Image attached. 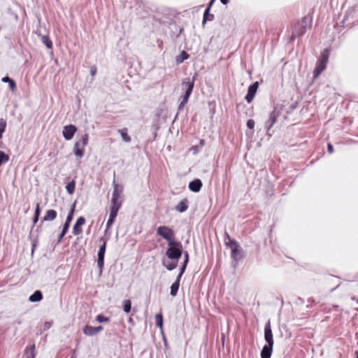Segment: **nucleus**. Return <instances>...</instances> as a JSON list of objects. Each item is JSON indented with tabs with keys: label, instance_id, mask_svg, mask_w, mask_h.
<instances>
[{
	"label": "nucleus",
	"instance_id": "1",
	"mask_svg": "<svg viewBox=\"0 0 358 358\" xmlns=\"http://www.w3.org/2000/svg\"><path fill=\"white\" fill-rule=\"evenodd\" d=\"M195 76H196L193 77L192 80H190L189 78H186L182 81V85L183 89L185 90V93L181 97L182 101L179 105V109H182L188 101V99L190 94H192V90L194 88Z\"/></svg>",
	"mask_w": 358,
	"mask_h": 358
},
{
	"label": "nucleus",
	"instance_id": "2",
	"mask_svg": "<svg viewBox=\"0 0 358 358\" xmlns=\"http://www.w3.org/2000/svg\"><path fill=\"white\" fill-rule=\"evenodd\" d=\"M157 234L166 240L170 245L173 244L174 233L170 228L166 226H160L157 229Z\"/></svg>",
	"mask_w": 358,
	"mask_h": 358
},
{
	"label": "nucleus",
	"instance_id": "3",
	"mask_svg": "<svg viewBox=\"0 0 358 358\" xmlns=\"http://www.w3.org/2000/svg\"><path fill=\"white\" fill-rule=\"evenodd\" d=\"M88 142V134H85L82 138L77 141L73 148V152L76 157L81 158L84 155L85 147Z\"/></svg>",
	"mask_w": 358,
	"mask_h": 358
},
{
	"label": "nucleus",
	"instance_id": "4",
	"mask_svg": "<svg viewBox=\"0 0 358 358\" xmlns=\"http://www.w3.org/2000/svg\"><path fill=\"white\" fill-rule=\"evenodd\" d=\"M226 243L231 249V257L236 260L240 259L241 257V250L238 243L229 238V242Z\"/></svg>",
	"mask_w": 358,
	"mask_h": 358
},
{
	"label": "nucleus",
	"instance_id": "5",
	"mask_svg": "<svg viewBox=\"0 0 358 358\" xmlns=\"http://www.w3.org/2000/svg\"><path fill=\"white\" fill-rule=\"evenodd\" d=\"M73 213H74V207H73L71 209V211L66 217V222L62 227V231L57 236V243H59L61 241L62 238L66 235V232L68 231L69 226H70V223L73 219Z\"/></svg>",
	"mask_w": 358,
	"mask_h": 358
},
{
	"label": "nucleus",
	"instance_id": "6",
	"mask_svg": "<svg viewBox=\"0 0 358 358\" xmlns=\"http://www.w3.org/2000/svg\"><path fill=\"white\" fill-rule=\"evenodd\" d=\"M113 184L114 190L112 195L111 204L122 205L120 196L122 192V187L117 184H115V182H113Z\"/></svg>",
	"mask_w": 358,
	"mask_h": 358
},
{
	"label": "nucleus",
	"instance_id": "7",
	"mask_svg": "<svg viewBox=\"0 0 358 358\" xmlns=\"http://www.w3.org/2000/svg\"><path fill=\"white\" fill-rule=\"evenodd\" d=\"M76 131L77 128L76 126L73 124L66 125L63 129V136L66 140L69 141L73 138Z\"/></svg>",
	"mask_w": 358,
	"mask_h": 358
},
{
	"label": "nucleus",
	"instance_id": "8",
	"mask_svg": "<svg viewBox=\"0 0 358 358\" xmlns=\"http://www.w3.org/2000/svg\"><path fill=\"white\" fill-rule=\"evenodd\" d=\"M257 88H258V83L257 82L253 83L252 85H250L249 87L247 95L245 96V99L247 100V101L248 103H250L252 101V99L257 92Z\"/></svg>",
	"mask_w": 358,
	"mask_h": 358
},
{
	"label": "nucleus",
	"instance_id": "9",
	"mask_svg": "<svg viewBox=\"0 0 358 358\" xmlns=\"http://www.w3.org/2000/svg\"><path fill=\"white\" fill-rule=\"evenodd\" d=\"M184 271H185V270H181V271L178 274L176 281L171 286L170 294L172 296H175L177 294V292H178V290L179 288L180 280V278H181Z\"/></svg>",
	"mask_w": 358,
	"mask_h": 358
},
{
	"label": "nucleus",
	"instance_id": "10",
	"mask_svg": "<svg viewBox=\"0 0 358 358\" xmlns=\"http://www.w3.org/2000/svg\"><path fill=\"white\" fill-rule=\"evenodd\" d=\"M85 223V219L83 217L78 218L76 224L73 228V233L74 235H79L82 232L81 227Z\"/></svg>",
	"mask_w": 358,
	"mask_h": 358
},
{
	"label": "nucleus",
	"instance_id": "11",
	"mask_svg": "<svg viewBox=\"0 0 358 358\" xmlns=\"http://www.w3.org/2000/svg\"><path fill=\"white\" fill-rule=\"evenodd\" d=\"M264 338L267 342V345H273V334L269 323L265 327Z\"/></svg>",
	"mask_w": 358,
	"mask_h": 358
},
{
	"label": "nucleus",
	"instance_id": "12",
	"mask_svg": "<svg viewBox=\"0 0 358 358\" xmlns=\"http://www.w3.org/2000/svg\"><path fill=\"white\" fill-rule=\"evenodd\" d=\"M166 255L170 259H176L180 257L181 251L176 248L171 247L166 250Z\"/></svg>",
	"mask_w": 358,
	"mask_h": 358
},
{
	"label": "nucleus",
	"instance_id": "13",
	"mask_svg": "<svg viewBox=\"0 0 358 358\" xmlns=\"http://www.w3.org/2000/svg\"><path fill=\"white\" fill-rule=\"evenodd\" d=\"M301 25L303 27V29L296 34L298 36L303 35L306 31L307 29L310 28V19L308 17H304L301 21Z\"/></svg>",
	"mask_w": 358,
	"mask_h": 358
},
{
	"label": "nucleus",
	"instance_id": "14",
	"mask_svg": "<svg viewBox=\"0 0 358 358\" xmlns=\"http://www.w3.org/2000/svg\"><path fill=\"white\" fill-rule=\"evenodd\" d=\"M202 186V182L199 179H195L189 184V188L194 192H198L200 191Z\"/></svg>",
	"mask_w": 358,
	"mask_h": 358
},
{
	"label": "nucleus",
	"instance_id": "15",
	"mask_svg": "<svg viewBox=\"0 0 358 358\" xmlns=\"http://www.w3.org/2000/svg\"><path fill=\"white\" fill-rule=\"evenodd\" d=\"M57 213L55 210H48L45 212L43 217V222H50L54 220L57 217Z\"/></svg>",
	"mask_w": 358,
	"mask_h": 358
},
{
	"label": "nucleus",
	"instance_id": "16",
	"mask_svg": "<svg viewBox=\"0 0 358 358\" xmlns=\"http://www.w3.org/2000/svg\"><path fill=\"white\" fill-rule=\"evenodd\" d=\"M273 345H265L261 352V357L270 358L273 350Z\"/></svg>",
	"mask_w": 358,
	"mask_h": 358
},
{
	"label": "nucleus",
	"instance_id": "17",
	"mask_svg": "<svg viewBox=\"0 0 358 358\" xmlns=\"http://www.w3.org/2000/svg\"><path fill=\"white\" fill-rule=\"evenodd\" d=\"M106 250V243L99 248V252H98V266L101 268L103 264V257H104V252Z\"/></svg>",
	"mask_w": 358,
	"mask_h": 358
},
{
	"label": "nucleus",
	"instance_id": "18",
	"mask_svg": "<svg viewBox=\"0 0 358 358\" xmlns=\"http://www.w3.org/2000/svg\"><path fill=\"white\" fill-rule=\"evenodd\" d=\"M326 66L327 64L319 62L313 71L314 78L318 77L320 74L326 69Z\"/></svg>",
	"mask_w": 358,
	"mask_h": 358
},
{
	"label": "nucleus",
	"instance_id": "19",
	"mask_svg": "<svg viewBox=\"0 0 358 358\" xmlns=\"http://www.w3.org/2000/svg\"><path fill=\"white\" fill-rule=\"evenodd\" d=\"M187 201L184 199L178 203L176 206V210L180 213L185 212L187 209Z\"/></svg>",
	"mask_w": 358,
	"mask_h": 358
},
{
	"label": "nucleus",
	"instance_id": "20",
	"mask_svg": "<svg viewBox=\"0 0 358 358\" xmlns=\"http://www.w3.org/2000/svg\"><path fill=\"white\" fill-rule=\"evenodd\" d=\"M42 293L41 291H36L32 295H31L29 298V300L31 302H37L40 301L42 299Z\"/></svg>",
	"mask_w": 358,
	"mask_h": 358
},
{
	"label": "nucleus",
	"instance_id": "21",
	"mask_svg": "<svg viewBox=\"0 0 358 358\" xmlns=\"http://www.w3.org/2000/svg\"><path fill=\"white\" fill-rule=\"evenodd\" d=\"M25 355L27 358H35V345H32L29 348L25 349Z\"/></svg>",
	"mask_w": 358,
	"mask_h": 358
},
{
	"label": "nucleus",
	"instance_id": "22",
	"mask_svg": "<svg viewBox=\"0 0 358 358\" xmlns=\"http://www.w3.org/2000/svg\"><path fill=\"white\" fill-rule=\"evenodd\" d=\"M329 57V50L328 49H325L321 54V58L320 59V62H322L324 64H327Z\"/></svg>",
	"mask_w": 358,
	"mask_h": 358
},
{
	"label": "nucleus",
	"instance_id": "23",
	"mask_svg": "<svg viewBox=\"0 0 358 358\" xmlns=\"http://www.w3.org/2000/svg\"><path fill=\"white\" fill-rule=\"evenodd\" d=\"M278 116V113H276V111H275V110L273 111L270 114L269 119H268V121L270 122V125H269L268 129H270L273 126V124L275 123Z\"/></svg>",
	"mask_w": 358,
	"mask_h": 358
},
{
	"label": "nucleus",
	"instance_id": "24",
	"mask_svg": "<svg viewBox=\"0 0 358 358\" xmlns=\"http://www.w3.org/2000/svg\"><path fill=\"white\" fill-rule=\"evenodd\" d=\"M83 333L87 336H93L96 334L95 327L92 326H85L83 329Z\"/></svg>",
	"mask_w": 358,
	"mask_h": 358
},
{
	"label": "nucleus",
	"instance_id": "25",
	"mask_svg": "<svg viewBox=\"0 0 358 358\" xmlns=\"http://www.w3.org/2000/svg\"><path fill=\"white\" fill-rule=\"evenodd\" d=\"M119 132L123 139L125 142H130L131 138L127 134V129H122L119 130Z\"/></svg>",
	"mask_w": 358,
	"mask_h": 358
},
{
	"label": "nucleus",
	"instance_id": "26",
	"mask_svg": "<svg viewBox=\"0 0 358 358\" xmlns=\"http://www.w3.org/2000/svg\"><path fill=\"white\" fill-rule=\"evenodd\" d=\"M76 182L74 180L69 182L66 186V189L69 194H72L75 191Z\"/></svg>",
	"mask_w": 358,
	"mask_h": 358
},
{
	"label": "nucleus",
	"instance_id": "27",
	"mask_svg": "<svg viewBox=\"0 0 358 358\" xmlns=\"http://www.w3.org/2000/svg\"><path fill=\"white\" fill-rule=\"evenodd\" d=\"M121 205L111 204L110 215L117 217V212L120 208Z\"/></svg>",
	"mask_w": 358,
	"mask_h": 358
},
{
	"label": "nucleus",
	"instance_id": "28",
	"mask_svg": "<svg viewBox=\"0 0 358 358\" xmlns=\"http://www.w3.org/2000/svg\"><path fill=\"white\" fill-rule=\"evenodd\" d=\"M155 321L157 325L162 329L163 326V317L162 314H157L155 315Z\"/></svg>",
	"mask_w": 358,
	"mask_h": 358
},
{
	"label": "nucleus",
	"instance_id": "29",
	"mask_svg": "<svg viewBox=\"0 0 358 358\" xmlns=\"http://www.w3.org/2000/svg\"><path fill=\"white\" fill-rule=\"evenodd\" d=\"M9 160V157L8 155L5 154L3 152L0 151V166L3 163L7 162Z\"/></svg>",
	"mask_w": 358,
	"mask_h": 358
},
{
	"label": "nucleus",
	"instance_id": "30",
	"mask_svg": "<svg viewBox=\"0 0 358 358\" xmlns=\"http://www.w3.org/2000/svg\"><path fill=\"white\" fill-rule=\"evenodd\" d=\"M124 311L127 313H129L131 310V303L130 300H124L123 302Z\"/></svg>",
	"mask_w": 358,
	"mask_h": 358
},
{
	"label": "nucleus",
	"instance_id": "31",
	"mask_svg": "<svg viewBox=\"0 0 358 358\" xmlns=\"http://www.w3.org/2000/svg\"><path fill=\"white\" fill-rule=\"evenodd\" d=\"M42 41L48 48H52V41L48 38V36H43L42 37Z\"/></svg>",
	"mask_w": 358,
	"mask_h": 358
},
{
	"label": "nucleus",
	"instance_id": "32",
	"mask_svg": "<svg viewBox=\"0 0 358 358\" xmlns=\"http://www.w3.org/2000/svg\"><path fill=\"white\" fill-rule=\"evenodd\" d=\"M187 57L188 55L185 51H182L180 55V57L177 59V62L181 63L184 61V59H187Z\"/></svg>",
	"mask_w": 358,
	"mask_h": 358
},
{
	"label": "nucleus",
	"instance_id": "33",
	"mask_svg": "<svg viewBox=\"0 0 358 358\" xmlns=\"http://www.w3.org/2000/svg\"><path fill=\"white\" fill-rule=\"evenodd\" d=\"M115 217H116L110 215L109 219L108 220L107 223H106V228L107 229H109L110 227V226L114 222Z\"/></svg>",
	"mask_w": 358,
	"mask_h": 358
},
{
	"label": "nucleus",
	"instance_id": "34",
	"mask_svg": "<svg viewBox=\"0 0 358 358\" xmlns=\"http://www.w3.org/2000/svg\"><path fill=\"white\" fill-rule=\"evenodd\" d=\"M115 217H116L110 215L109 219L108 220L107 223H106V228L107 229H109L110 227V226L114 222Z\"/></svg>",
	"mask_w": 358,
	"mask_h": 358
},
{
	"label": "nucleus",
	"instance_id": "35",
	"mask_svg": "<svg viewBox=\"0 0 358 358\" xmlns=\"http://www.w3.org/2000/svg\"><path fill=\"white\" fill-rule=\"evenodd\" d=\"M96 320L99 322H108L109 321V319L106 317H104L103 315H99L97 317H96Z\"/></svg>",
	"mask_w": 358,
	"mask_h": 358
},
{
	"label": "nucleus",
	"instance_id": "36",
	"mask_svg": "<svg viewBox=\"0 0 358 358\" xmlns=\"http://www.w3.org/2000/svg\"><path fill=\"white\" fill-rule=\"evenodd\" d=\"M6 127V122L3 119H0V132H4Z\"/></svg>",
	"mask_w": 358,
	"mask_h": 358
},
{
	"label": "nucleus",
	"instance_id": "37",
	"mask_svg": "<svg viewBox=\"0 0 358 358\" xmlns=\"http://www.w3.org/2000/svg\"><path fill=\"white\" fill-rule=\"evenodd\" d=\"M255 121H254L253 120H248V122H247V127H248L249 129H254V127H255Z\"/></svg>",
	"mask_w": 358,
	"mask_h": 358
},
{
	"label": "nucleus",
	"instance_id": "38",
	"mask_svg": "<svg viewBox=\"0 0 358 358\" xmlns=\"http://www.w3.org/2000/svg\"><path fill=\"white\" fill-rule=\"evenodd\" d=\"M8 83H9V86H10L11 90L14 91L15 90V86H16L15 82L12 80Z\"/></svg>",
	"mask_w": 358,
	"mask_h": 358
},
{
	"label": "nucleus",
	"instance_id": "39",
	"mask_svg": "<svg viewBox=\"0 0 358 358\" xmlns=\"http://www.w3.org/2000/svg\"><path fill=\"white\" fill-rule=\"evenodd\" d=\"M34 215H38V216L40 215V207H39L38 203H37V205H36Z\"/></svg>",
	"mask_w": 358,
	"mask_h": 358
},
{
	"label": "nucleus",
	"instance_id": "40",
	"mask_svg": "<svg viewBox=\"0 0 358 358\" xmlns=\"http://www.w3.org/2000/svg\"><path fill=\"white\" fill-rule=\"evenodd\" d=\"M327 149L329 153H332L334 152L333 146L330 143L328 144Z\"/></svg>",
	"mask_w": 358,
	"mask_h": 358
},
{
	"label": "nucleus",
	"instance_id": "41",
	"mask_svg": "<svg viewBox=\"0 0 358 358\" xmlns=\"http://www.w3.org/2000/svg\"><path fill=\"white\" fill-rule=\"evenodd\" d=\"M187 261H188V257H187V254H186L185 255V259L184 261V264H183V265H182L181 268H185Z\"/></svg>",
	"mask_w": 358,
	"mask_h": 358
},
{
	"label": "nucleus",
	"instance_id": "42",
	"mask_svg": "<svg viewBox=\"0 0 358 358\" xmlns=\"http://www.w3.org/2000/svg\"><path fill=\"white\" fill-rule=\"evenodd\" d=\"M11 80H12V79H10V78H8V77H7V76H6V77H3V78H2V81H3V83H10V81H11Z\"/></svg>",
	"mask_w": 358,
	"mask_h": 358
},
{
	"label": "nucleus",
	"instance_id": "43",
	"mask_svg": "<svg viewBox=\"0 0 358 358\" xmlns=\"http://www.w3.org/2000/svg\"><path fill=\"white\" fill-rule=\"evenodd\" d=\"M96 72V69L95 67H92L90 70V73L92 76H94Z\"/></svg>",
	"mask_w": 358,
	"mask_h": 358
},
{
	"label": "nucleus",
	"instance_id": "44",
	"mask_svg": "<svg viewBox=\"0 0 358 358\" xmlns=\"http://www.w3.org/2000/svg\"><path fill=\"white\" fill-rule=\"evenodd\" d=\"M96 329V334L99 333V331H101L103 330V327L101 326H99L95 327Z\"/></svg>",
	"mask_w": 358,
	"mask_h": 358
},
{
	"label": "nucleus",
	"instance_id": "45",
	"mask_svg": "<svg viewBox=\"0 0 358 358\" xmlns=\"http://www.w3.org/2000/svg\"><path fill=\"white\" fill-rule=\"evenodd\" d=\"M38 217H39V216L34 215V220H33L34 224H36L38 222Z\"/></svg>",
	"mask_w": 358,
	"mask_h": 358
},
{
	"label": "nucleus",
	"instance_id": "46",
	"mask_svg": "<svg viewBox=\"0 0 358 358\" xmlns=\"http://www.w3.org/2000/svg\"><path fill=\"white\" fill-rule=\"evenodd\" d=\"M220 1H221L223 4H227V3L229 2V0H220Z\"/></svg>",
	"mask_w": 358,
	"mask_h": 358
},
{
	"label": "nucleus",
	"instance_id": "47",
	"mask_svg": "<svg viewBox=\"0 0 358 358\" xmlns=\"http://www.w3.org/2000/svg\"><path fill=\"white\" fill-rule=\"evenodd\" d=\"M36 246V243L35 242L33 243V245H32V252H34V250L35 249Z\"/></svg>",
	"mask_w": 358,
	"mask_h": 358
},
{
	"label": "nucleus",
	"instance_id": "48",
	"mask_svg": "<svg viewBox=\"0 0 358 358\" xmlns=\"http://www.w3.org/2000/svg\"><path fill=\"white\" fill-rule=\"evenodd\" d=\"M208 12V9L206 10V12H205V14H204V18H205V19H206V15H207Z\"/></svg>",
	"mask_w": 358,
	"mask_h": 358
},
{
	"label": "nucleus",
	"instance_id": "49",
	"mask_svg": "<svg viewBox=\"0 0 358 358\" xmlns=\"http://www.w3.org/2000/svg\"><path fill=\"white\" fill-rule=\"evenodd\" d=\"M3 132H0V138H2V134H3Z\"/></svg>",
	"mask_w": 358,
	"mask_h": 358
},
{
	"label": "nucleus",
	"instance_id": "50",
	"mask_svg": "<svg viewBox=\"0 0 358 358\" xmlns=\"http://www.w3.org/2000/svg\"><path fill=\"white\" fill-rule=\"evenodd\" d=\"M213 0H212V1H210V6H211V5L213 4Z\"/></svg>",
	"mask_w": 358,
	"mask_h": 358
},
{
	"label": "nucleus",
	"instance_id": "51",
	"mask_svg": "<svg viewBox=\"0 0 358 358\" xmlns=\"http://www.w3.org/2000/svg\"><path fill=\"white\" fill-rule=\"evenodd\" d=\"M357 358H358V352H357Z\"/></svg>",
	"mask_w": 358,
	"mask_h": 358
}]
</instances>
